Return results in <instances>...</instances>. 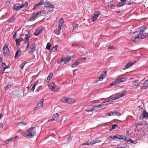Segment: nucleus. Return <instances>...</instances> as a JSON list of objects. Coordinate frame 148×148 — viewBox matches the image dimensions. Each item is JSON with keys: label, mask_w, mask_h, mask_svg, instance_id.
<instances>
[{"label": "nucleus", "mask_w": 148, "mask_h": 148, "mask_svg": "<svg viewBox=\"0 0 148 148\" xmlns=\"http://www.w3.org/2000/svg\"><path fill=\"white\" fill-rule=\"evenodd\" d=\"M148 87V86L146 84H145L141 87V90H143L145 89H146Z\"/></svg>", "instance_id": "obj_40"}, {"label": "nucleus", "mask_w": 148, "mask_h": 148, "mask_svg": "<svg viewBox=\"0 0 148 148\" xmlns=\"http://www.w3.org/2000/svg\"><path fill=\"white\" fill-rule=\"evenodd\" d=\"M125 93L126 92L125 91H124L123 92H122L121 94L119 95L120 97H122L125 94Z\"/></svg>", "instance_id": "obj_48"}, {"label": "nucleus", "mask_w": 148, "mask_h": 148, "mask_svg": "<svg viewBox=\"0 0 148 148\" xmlns=\"http://www.w3.org/2000/svg\"><path fill=\"white\" fill-rule=\"evenodd\" d=\"M58 47V45H56L54 46L53 47L52 49L51 50L53 52L56 51Z\"/></svg>", "instance_id": "obj_35"}, {"label": "nucleus", "mask_w": 148, "mask_h": 148, "mask_svg": "<svg viewBox=\"0 0 148 148\" xmlns=\"http://www.w3.org/2000/svg\"><path fill=\"white\" fill-rule=\"evenodd\" d=\"M27 123H26V122H19L17 123L18 125L21 124L23 125H25L27 124Z\"/></svg>", "instance_id": "obj_46"}, {"label": "nucleus", "mask_w": 148, "mask_h": 148, "mask_svg": "<svg viewBox=\"0 0 148 148\" xmlns=\"http://www.w3.org/2000/svg\"><path fill=\"white\" fill-rule=\"evenodd\" d=\"M114 101L113 99V97L110 99L108 100V101H107V102H111Z\"/></svg>", "instance_id": "obj_51"}, {"label": "nucleus", "mask_w": 148, "mask_h": 148, "mask_svg": "<svg viewBox=\"0 0 148 148\" xmlns=\"http://www.w3.org/2000/svg\"><path fill=\"white\" fill-rule=\"evenodd\" d=\"M147 29V27L144 26L141 27L139 34L135 37H133L132 40L135 42H137L139 39H143L148 37V34L144 33Z\"/></svg>", "instance_id": "obj_1"}, {"label": "nucleus", "mask_w": 148, "mask_h": 148, "mask_svg": "<svg viewBox=\"0 0 148 148\" xmlns=\"http://www.w3.org/2000/svg\"><path fill=\"white\" fill-rule=\"evenodd\" d=\"M144 84L148 86V79L145 81Z\"/></svg>", "instance_id": "obj_62"}, {"label": "nucleus", "mask_w": 148, "mask_h": 148, "mask_svg": "<svg viewBox=\"0 0 148 148\" xmlns=\"http://www.w3.org/2000/svg\"><path fill=\"white\" fill-rule=\"evenodd\" d=\"M61 101L64 103H72L75 102V100L74 99H69L67 97H65L61 99Z\"/></svg>", "instance_id": "obj_4"}, {"label": "nucleus", "mask_w": 148, "mask_h": 148, "mask_svg": "<svg viewBox=\"0 0 148 148\" xmlns=\"http://www.w3.org/2000/svg\"><path fill=\"white\" fill-rule=\"evenodd\" d=\"M28 5V3L27 2H26L25 3L22 4L20 6L21 9L22 8H25L27 7Z\"/></svg>", "instance_id": "obj_29"}, {"label": "nucleus", "mask_w": 148, "mask_h": 148, "mask_svg": "<svg viewBox=\"0 0 148 148\" xmlns=\"http://www.w3.org/2000/svg\"><path fill=\"white\" fill-rule=\"evenodd\" d=\"M2 64L1 65V66L2 68L4 69L6 65V64L5 63H3V62L2 63Z\"/></svg>", "instance_id": "obj_57"}, {"label": "nucleus", "mask_w": 148, "mask_h": 148, "mask_svg": "<svg viewBox=\"0 0 148 148\" xmlns=\"http://www.w3.org/2000/svg\"><path fill=\"white\" fill-rule=\"evenodd\" d=\"M72 139V137L70 136L69 137L67 141L69 143L71 141Z\"/></svg>", "instance_id": "obj_58"}, {"label": "nucleus", "mask_w": 148, "mask_h": 148, "mask_svg": "<svg viewBox=\"0 0 148 148\" xmlns=\"http://www.w3.org/2000/svg\"><path fill=\"white\" fill-rule=\"evenodd\" d=\"M51 90L53 91H58L59 90V88L56 86L54 85L52 86Z\"/></svg>", "instance_id": "obj_24"}, {"label": "nucleus", "mask_w": 148, "mask_h": 148, "mask_svg": "<svg viewBox=\"0 0 148 148\" xmlns=\"http://www.w3.org/2000/svg\"><path fill=\"white\" fill-rule=\"evenodd\" d=\"M109 48L110 49H114V47L113 46H110L109 47Z\"/></svg>", "instance_id": "obj_63"}, {"label": "nucleus", "mask_w": 148, "mask_h": 148, "mask_svg": "<svg viewBox=\"0 0 148 148\" xmlns=\"http://www.w3.org/2000/svg\"><path fill=\"white\" fill-rule=\"evenodd\" d=\"M143 125V123H137L136 125V127L139 126L140 125Z\"/></svg>", "instance_id": "obj_56"}, {"label": "nucleus", "mask_w": 148, "mask_h": 148, "mask_svg": "<svg viewBox=\"0 0 148 148\" xmlns=\"http://www.w3.org/2000/svg\"><path fill=\"white\" fill-rule=\"evenodd\" d=\"M15 41L16 42V46L19 45L20 42H21L20 41V39H16Z\"/></svg>", "instance_id": "obj_33"}, {"label": "nucleus", "mask_w": 148, "mask_h": 148, "mask_svg": "<svg viewBox=\"0 0 148 148\" xmlns=\"http://www.w3.org/2000/svg\"><path fill=\"white\" fill-rule=\"evenodd\" d=\"M54 11V9L51 10H49L47 12V14H49Z\"/></svg>", "instance_id": "obj_52"}, {"label": "nucleus", "mask_w": 148, "mask_h": 148, "mask_svg": "<svg viewBox=\"0 0 148 148\" xmlns=\"http://www.w3.org/2000/svg\"><path fill=\"white\" fill-rule=\"evenodd\" d=\"M17 33L16 32L14 33V34L13 35V38L14 39H16Z\"/></svg>", "instance_id": "obj_54"}, {"label": "nucleus", "mask_w": 148, "mask_h": 148, "mask_svg": "<svg viewBox=\"0 0 148 148\" xmlns=\"http://www.w3.org/2000/svg\"><path fill=\"white\" fill-rule=\"evenodd\" d=\"M59 116L58 113H57L55 114L53 116L52 118L51 119H49V121H55L57 120Z\"/></svg>", "instance_id": "obj_14"}, {"label": "nucleus", "mask_w": 148, "mask_h": 148, "mask_svg": "<svg viewBox=\"0 0 148 148\" xmlns=\"http://www.w3.org/2000/svg\"><path fill=\"white\" fill-rule=\"evenodd\" d=\"M78 60H85L86 59V57L84 58H78Z\"/></svg>", "instance_id": "obj_59"}, {"label": "nucleus", "mask_w": 148, "mask_h": 148, "mask_svg": "<svg viewBox=\"0 0 148 148\" xmlns=\"http://www.w3.org/2000/svg\"><path fill=\"white\" fill-rule=\"evenodd\" d=\"M63 58H61L58 59L57 61V63L58 64H60L62 61H63Z\"/></svg>", "instance_id": "obj_49"}, {"label": "nucleus", "mask_w": 148, "mask_h": 148, "mask_svg": "<svg viewBox=\"0 0 148 148\" xmlns=\"http://www.w3.org/2000/svg\"><path fill=\"white\" fill-rule=\"evenodd\" d=\"M138 80H135L134 81H133L132 83V85L133 86H135L138 85Z\"/></svg>", "instance_id": "obj_31"}, {"label": "nucleus", "mask_w": 148, "mask_h": 148, "mask_svg": "<svg viewBox=\"0 0 148 148\" xmlns=\"http://www.w3.org/2000/svg\"><path fill=\"white\" fill-rule=\"evenodd\" d=\"M102 79V74H101L100 76L97 78L96 81H95L94 83H97L98 81L101 80V79Z\"/></svg>", "instance_id": "obj_41"}, {"label": "nucleus", "mask_w": 148, "mask_h": 148, "mask_svg": "<svg viewBox=\"0 0 148 148\" xmlns=\"http://www.w3.org/2000/svg\"><path fill=\"white\" fill-rule=\"evenodd\" d=\"M114 3L113 1L110 2L108 3V6L110 7H113L114 6Z\"/></svg>", "instance_id": "obj_32"}, {"label": "nucleus", "mask_w": 148, "mask_h": 148, "mask_svg": "<svg viewBox=\"0 0 148 148\" xmlns=\"http://www.w3.org/2000/svg\"><path fill=\"white\" fill-rule=\"evenodd\" d=\"M77 25H78V24H77L76 25H75L73 27V29H77V28L78 27Z\"/></svg>", "instance_id": "obj_60"}, {"label": "nucleus", "mask_w": 148, "mask_h": 148, "mask_svg": "<svg viewBox=\"0 0 148 148\" xmlns=\"http://www.w3.org/2000/svg\"><path fill=\"white\" fill-rule=\"evenodd\" d=\"M107 114L109 116H110L112 115H121V114L116 111H114L113 112L110 111L109 112L107 113Z\"/></svg>", "instance_id": "obj_10"}, {"label": "nucleus", "mask_w": 148, "mask_h": 148, "mask_svg": "<svg viewBox=\"0 0 148 148\" xmlns=\"http://www.w3.org/2000/svg\"><path fill=\"white\" fill-rule=\"evenodd\" d=\"M71 57L69 56L66 57L65 58H63V61L64 62V64L67 63L71 60Z\"/></svg>", "instance_id": "obj_20"}, {"label": "nucleus", "mask_w": 148, "mask_h": 148, "mask_svg": "<svg viewBox=\"0 0 148 148\" xmlns=\"http://www.w3.org/2000/svg\"><path fill=\"white\" fill-rule=\"evenodd\" d=\"M36 45L35 44H32L31 46L30 47V50L29 51V53L30 54H32L36 50Z\"/></svg>", "instance_id": "obj_7"}, {"label": "nucleus", "mask_w": 148, "mask_h": 148, "mask_svg": "<svg viewBox=\"0 0 148 148\" xmlns=\"http://www.w3.org/2000/svg\"><path fill=\"white\" fill-rule=\"evenodd\" d=\"M30 34L29 33V32H28V33L26 35L25 38V39H26L27 41H24V44H26L27 43V42H29L28 40L30 38Z\"/></svg>", "instance_id": "obj_23"}, {"label": "nucleus", "mask_w": 148, "mask_h": 148, "mask_svg": "<svg viewBox=\"0 0 148 148\" xmlns=\"http://www.w3.org/2000/svg\"><path fill=\"white\" fill-rule=\"evenodd\" d=\"M38 17L37 15H36V14L34 13L33 16L30 17L29 21H33L36 19V18Z\"/></svg>", "instance_id": "obj_16"}, {"label": "nucleus", "mask_w": 148, "mask_h": 148, "mask_svg": "<svg viewBox=\"0 0 148 148\" xmlns=\"http://www.w3.org/2000/svg\"><path fill=\"white\" fill-rule=\"evenodd\" d=\"M39 34H40V32H37L36 33H35L34 34V35L36 36H38Z\"/></svg>", "instance_id": "obj_61"}, {"label": "nucleus", "mask_w": 148, "mask_h": 148, "mask_svg": "<svg viewBox=\"0 0 148 148\" xmlns=\"http://www.w3.org/2000/svg\"><path fill=\"white\" fill-rule=\"evenodd\" d=\"M39 80H37L36 81V82H35V83L34 84L32 87L31 89V91L32 92H34V89H35L36 86L39 83H40V82H39Z\"/></svg>", "instance_id": "obj_22"}, {"label": "nucleus", "mask_w": 148, "mask_h": 148, "mask_svg": "<svg viewBox=\"0 0 148 148\" xmlns=\"http://www.w3.org/2000/svg\"><path fill=\"white\" fill-rule=\"evenodd\" d=\"M13 9L16 11H18L21 9L20 6H19V4L18 3L14 5Z\"/></svg>", "instance_id": "obj_13"}, {"label": "nucleus", "mask_w": 148, "mask_h": 148, "mask_svg": "<svg viewBox=\"0 0 148 148\" xmlns=\"http://www.w3.org/2000/svg\"><path fill=\"white\" fill-rule=\"evenodd\" d=\"M117 84L116 83V80H115L114 82H113L112 83H111L110 84V86H113V85H116Z\"/></svg>", "instance_id": "obj_50"}, {"label": "nucleus", "mask_w": 148, "mask_h": 148, "mask_svg": "<svg viewBox=\"0 0 148 148\" xmlns=\"http://www.w3.org/2000/svg\"><path fill=\"white\" fill-rule=\"evenodd\" d=\"M53 73H50L47 77V79L48 80V82H49V81L50 80V79L53 76Z\"/></svg>", "instance_id": "obj_39"}, {"label": "nucleus", "mask_w": 148, "mask_h": 148, "mask_svg": "<svg viewBox=\"0 0 148 148\" xmlns=\"http://www.w3.org/2000/svg\"><path fill=\"white\" fill-rule=\"evenodd\" d=\"M80 63V62L77 60L75 63H73L71 65V67L72 68L75 67L77 66Z\"/></svg>", "instance_id": "obj_25"}, {"label": "nucleus", "mask_w": 148, "mask_h": 148, "mask_svg": "<svg viewBox=\"0 0 148 148\" xmlns=\"http://www.w3.org/2000/svg\"><path fill=\"white\" fill-rule=\"evenodd\" d=\"M44 7L45 8H53L54 7V6L53 5L49 3V2L47 1H45V2L44 3Z\"/></svg>", "instance_id": "obj_11"}, {"label": "nucleus", "mask_w": 148, "mask_h": 148, "mask_svg": "<svg viewBox=\"0 0 148 148\" xmlns=\"http://www.w3.org/2000/svg\"><path fill=\"white\" fill-rule=\"evenodd\" d=\"M18 137L17 136H16V137H14L13 138H10L9 139H7V140H6V142H7V141H8V142H11L12 141V140L13 141H14L15 140V138H17Z\"/></svg>", "instance_id": "obj_38"}, {"label": "nucleus", "mask_w": 148, "mask_h": 148, "mask_svg": "<svg viewBox=\"0 0 148 148\" xmlns=\"http://www.w3.org/2000/svg\"><path fill=\"white\" fill-rule=\"evenodd\" d=\"M125 4V3H124L121 2L119 3L117 5V6L118 7H120L121 6H123Z\"/></svg>", "instance_id": "obj_36"}, {"label": "nucleus", "mask_w": 148, "mask_h": 148, "mask_svg": "<svg viewBox=\"0 0 148 148\" xmlns=\"http://www.w3.org/2000/svg\"><path fill=\"white\" fill-rule=\"evenodd\" d=\"M124 141L126 140V142H130L131 143H134V141L132 139H131L130 138H129V139L127 140L126 138H124Z\"/></svg>", "instance_id": "obj_42"}, {"label": "nucleus", "mask_w": 148, "mask_h": 148, "mask_svg": "<svg viewBox=\"0 0 148 148\" xmlns=\"http://www.w3.org/2000/svg\"><path fill=\"white\" fill-rule=\"evenodd\" d=\"M79 44L78 43H73L72 45V47H78L79 46Z\"/></svg>", "instance_id": "obj_45"}, {"label": "nucleus", "mask_w": 148, "mask_h": 148, "mask_svg": "<svg viewBox=\"0 0 148 148\" xmlns=\"http://www.w3.org/2000/svg\"><path fill=\"white\" fill-rule=\"evenodd\" d=\"M15 18L14 16H12L8 20V22L10 23H12L14 22L15 20Z\"/></svg>", "instance_id": "obj_30"}, {"label": "nucleus", "mask_w": 148, "mask_h": 148, "mask_svg": "<svg viewBox=\"0 0 148 148\" xmlns=\"http://www.w3.org/2000/svg\"><path fill=\"white\" fill-rule=\"evenodd\" d=\"M21 51L20 50H18L16 52L14 58L15 59L16 58L18 57L21 55Z\"/></svg>", "instance_id": "obj_28"}, {"label": "nucleus", "mask_w": 148, "mask_h": 148, "mask_svg": "<svg viewBox=\"0 0 148 148\" xmlns=\"http://www.w3.org/2000/svg\"><path fill=\"white\" fill-rule=\"evenodd\" d=\"M64 23L63 19L62 18H61L59 21L58 26L63 28V27Z\"/></svg>", "instance_id": "obj_15"}, {"label": "nucleus", "mask_w": 148, "mask_h": 148, "mask_svg": "<svg viewBox=\"0 0 148 148\" xmlns=\"http://www.w3.org/2000/svg\"><path fill=\"white\" fill-rule=\"evenodd\" d=\"M26 63H27L25 61L23 63V64H21V65L20 66V67H21V69L23 70V69L25 65L26 64Z\"/></svg>", "instance_id": "obj_44"}, {"label": "nucleus", "mask_w": 148, "mask_h": 148, "mask_svg": "<svg viewBox=\"0 0 148 148\" xmlns=\"http://www.w3.org/2000/svg\"><path fill=\"white\" fill-rule=\"evenodd\" d=\"M134 64L133 63H128L125 65L124 68H123V70H125L128 68H129L131 66L133 65Z\"/></svg>", "instance_id": "obj_19"}, {"label": "nucleus", "mask_w": 148, "mask_h": 148, "mask_svg": "<svg viewBox=\"0 0 148 148\" xmlns=\"http://www.w3.org/2000/svg\"><path fill=\"white\" fill-rule=\"evenodd\" d=\"M13 86V83L11 82H9L7 85L4 88V90L6 91L8 89L11 88Z\"/></svg>", "instance_id": "obj_8"}, {"label": "nucleus", "mask_w": 148, "mask_h": 148, "mask_svg": "<svg viewBox=\"0 0 148 148\" xmlns=\"http://www.w3.org/2000/svg\"><path fill=\"white\" fill-rule=\"evenodd\" d=\"M62 28L58 26V29L57 30H54L55 33L57 35L60 34V31Z\"/></svg>", "instance_id": "obj_27"}, {"label": "nucleus", "mask_w": 148, "mask_h": 148, "mask_svg": "<svg viewBox=\"0 0 148 148\" xmlns=\"http://www.w3.org/2000/svg\"><path fill=\"white\" fill-rule=\"evenodd\" d=\"M115 80L117 84H118L120 83L121 82H124L125 80V78H118L116 79Z\"/></svg>", "instance_id": "obj_21"}, {"label": "nucleus", "mask_w": 148, "mask_h": 148, "mask_svg": "<svg viewBox=\"0 0 148 148\" xmlns=\"http://www.w3.org/2000/svg\"><path fill=\"white\" fill-rule=\"evenodd\" d=\"M118 126V125L117 124H114L112 125L111 128L110 129V131L114 129L116 127Z\"/></svg>", "instance_id": "obj_37"}, {"label": "nucleus", "mask_w": 148, "mask_h": 148, "mask_svg": "<svg viewBox=\"0 0 148 148\" xmlns=\"http://www.w3.org/2000/svg\"><path fill=\"white\" fill-rule=\"evenodd\" d=\"M101 141V140H98L97 139L94 140L90 142H86V143H83L82 145H92L94 144H95L97 143H98L100 142Z\"/></svg>", "instance_id": "obj_5"}, {"label": "nucleus", "mask_w": 148, "mask_h": 148, "mask_svg": "<svg viewBox=\"0 0 148 148\" xmlns=\"http://www.w3.org/2000/svg\"><path fill=\"white\" fill-rule=\"evenodd\" d=\"M107 71H103L102 73V80L105 78L107 76Z\"/></svg>", "instance_id": "obj_34"}, {"label": "nucleus", "mask_w": 148, "mask_h": 148, "mask_svg": "<svg viewBox=\"0 0 148 148\" xmlns=\"http://www.w3.org/2000/svg\"><path fill=\"white\" fill-rule=\"evenodd\" d=\"M51 46V44L49 42H48L47 45L46 49L48 50H49L50 49V48Z\"/></svg>", "instance_id": "obj_43"}, {"label": "nucleus", "mask_w": 148, "mask_h": 148, "mask_svg": "<svg viewBox=\"0 0 148 148\" xmlns=\"http://www.w3.org/2000/svg\"><path fill=\"white\" fill-rule=\"evenodd\" d=\"M46 15L45 11L44 10L38 11L36 13L38 17L41 16H45Z\"/></svg>", "instance_id": "obj_9"}, {"label": "nucleus", "mask_w": 148, "mask_h": 148, "mask_svg": "<svg viewBox=\"0 0 148 148\" xmlns=\"http://www.w3.org/2000/svg\"><path fill=\"white\" fill-rule=\"evenodd\" d=\"M44 99H42L41 100L40 103H38L37 106L36 107V108H42L43 107V101H44Z\"/></svg>", "instance_id": "obj_17"}, {"label": "nucleus", "mask_w": 148, "mask_h": 148, "mask_svg": "<svg viewBox=\"0 0 148 148\" xmlns=\"http://www.w3.org/2000/svg\"><path fill=\"white\" fill-rule=\"evenodd\" d=\"M142 115L143 116V117L144 118L146 119H148V113L146 111L144 110L142 112Z\"/></svg>", "instance_id": "obj_18"}, {"label": "nucleus", "mask_w": 148, "mask_h": 148, "mask_svg": "<svg viewBox=\"0 0 148 148\" xmlns=\"http://www.w3.org/2000/svg\"><path fill=\"white\" fill-rule=\"evenodd\" d=\"M36 128L34 127H31L27 130L26 132L23 133V135L26 137L31 138L36 134L35 130Z\"/></svg>", "instance_id": "obj_2"}, {"label": "nucleus", "mask_w": 148, "mask_h": 148, "mask_svg": "<svg viewBox=\"0 0 148 148\" xmlns=\"http://www.w3.org/2000/svg\"><path fill=\"white\" fill-rule=\"evenodd\" d=\"M3 55L6 56L10 54V51L8 46L7 44H5L4 45L3 49Z\"/></svg>", "instance_id": "obj_3"}, {"label": "nucleus", "mask_w": 148, "mask_h": 148, "mask_svg": "<svg viewBox=\"0 0 148 148\" xmlns=\"http://www.w3.org/2000/svg\"><path fill=\"white\" fill-rule=\"evenodd\" d=\"M99 14H94L92 16V21L94 22L97 19V18L99 16Z\"/></svg>", "instance_id": "obj_26"}, {"label": "nucleus", "mask_w": 148, "mask_h": 148, "mask_svg": "<svg viewBox=\"0 0 148 148\" xmlns=\"http://www.w3.org/2000/svg\"><path fill=\"white\" fill-rule=\"evenodd\" d=\"M44 1L43 0H41L39 3L34 5V8H33V10H35L36 9L37 7L42 5L44 4Z\"/></svg>", "instance_id": "obj_12"}, {"label": "nucleus", "mask_w": 148, "mask_h": 148, "mask_svg": "<svg viewBox=\"0 0 148 148\" xmlns=\"http://www.w3.org/2000/svg\"><path fill=\"white\" fill-rule=\"evenodd\" d=\"M120 97L119 95L118 96H116L115 97H113V99H114V100H115L117 99H118V98H119Z\"/></svg>", "instance_id": "obj_55"}, {"label": "nucleus", "mask_w": 148, "mask_h": 148, "mask_svg": "<svg viewBox=\"0 0 148 148\" xmlns=\"http://www.w3.org/2000/svg\"><path fill=\"white\" fill-rule=\"evenodd\" d=\"M11 0H7L6 1V4L7 5H9L10 3V1Z\"/></svg>", "instance_id": "obj_53"}, {"label": "nucleus", "mask_w": 148, "mask_h": 148, "mask_svg": "<svg viewBox=\"0 0 148 148\" xmlns=\"http://www.w3.org/2000/svg\"><path fill=\"white\" fill-rule=\"evenodd\" d=\"M120 138V135H116L115 136H114L113 137V140H115L116 139H119Z\"/></svg>", "instance_id": "obj_47"}, {"label": "nucleus", "mask_w": 148, "mask_h": 148, "mask_svg": "<svg viewBox=\"0 0 148 148\" xmlns=\"http://www.w3.org/2000/svg\"><path fill=\"white\" fill-rule=\"evenodd\" d=\"M144 119V118L143 117V116H140L139 117V119L140 120H143V119Z\"/></svg>", "instance_id": "obj_64"}, {"label": "nucleus", "mask_w": 148, "mask_h": 148, "mask_svg": "<svg viewBox=\"0 0 148 148\" xmlns=\"http://www.w3.org/2000/svg\"><path fill=\"white\" fill-rule=\"evenodd\" d=\"M102 107V104L97 105L93 106L92 108L90 110H86L87 112H91L94 110L97 109L101 108Z\"/></svg>", "instance_id": "obj_6"}]
</instances>
